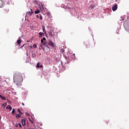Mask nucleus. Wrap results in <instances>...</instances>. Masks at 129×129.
I'll use <instances>...</instances> for the list:
<instances>
[{"label":"nucleus","instance_id":"1","mask_svg":"<svg viewBox=\"0 0 129 129\" xmlns=\"http://www.w3.org/2000/svg\"><path fill=\"white\" fill-rule=\"evenodd\" d=\"M30 11H31V12H27V15L29 16V17H31V16H32V15H33V14L34 13V12L33 11V10L32 9H30Z\"/></svg>","mask_w":129,"mask_h":129},{"label":"nucleus","instance_id":"2","mask_svg":"<svg viewBox=\"0 0 129 129\" xmlns=\"http://www.w3.org/2000/svg\"><path fill=\"white\" fill-rule=\"evenodd\" d=\"M112 10L113 12H115V11L117 10V4H115V5H114L112 8Z\"/></svg>","mask_w":129,"mask_h":129},{"label":"nucleus","instance_id":"3","mask_svg":"<svg viewBox=\"0 0 129 129\" xmlns=\"http://www.w3.org/2000/svg\"><path fill=\"white\" fill-rule=\"evenodd\" d=\"M48 45H49V46H51L52 47V48H54V47H55V44H54L53 43V42H52L51 41H48Z\"/></svg>","mask_w":129,"mask_h":129},{"label":"nucleus","instance_id":"4","mask_svg":"<svg viewBox=\"0 0 129 129\" xmlns=\"http://www.w3.org/2000/svg\"><path fill=\"white\" fill-rule=\"evenodd\" d=\"M44 35H45L44 33L40 32L39 33V38H42V37L44 36Z\"/></svg>","mask_w":129,"mask_h":129},{"label":"nucleus","instance_id":"5","mask_svg":"<svg viewBox=\"0 0 129 129\" xmlns=\"http://www.w3.org/2000/svg\"><path fill=\"white\" fill-rule=\"evenodd\" d=\"M42 31L44 34H45V36H47V32H46V29L45 28V26L42 27Z\"/></svg>","mask_w":129,"mask_h":129},{"label":"nucleus","instance_id":"6","mask_svg":"<svg viewBox=\"0 0 129 129\" xmlns=\"http://www.w3.org/2000/svg\"><path fill=\"white\" fill-rule=\"evenodd\" d=\"M42 44H43V45H44L45 46L47 50H48V49L49 50V48L48 47V45H47V43H46V42L44 41Z\"/></svg>","mask_w":129,"mask_h":129},{"label":"nucleus","instance_id":"7","mask_svg":"<svg viewBox=\"0 0 129 129\" xmlns=\"http://www.w3.org/2000/svg\"><path fill=\"white\" fill-rule=\"evenodd\" d=\"M4 14H8L9 13V9H5L3 10Z\"/></svg>","mask_w":129,"mask_h":129},{"label":"nucleus","instance_id":"8","mask_svg":"<svg viewBox=\"0 0 129 129\" xmlns=\"http://www.w3.org/2000/svg\"><path fill=\"white\" fill-rule=\"evenodd\" d=\"M22 125H26V120L23 119L21 121Z\"/></svg>","mask_w":129,"mask_h":129},{"label":"nucleus","instance_id":"9","mask_svg":"<svg viewBox=\"0 0 129 129\" xmlns=\"http://www.w3.org/2000/svg\"><path fill=\"white\" fill-rule=\"evenodd\" d=\"M48 35L50 36V37H54V34H53V33H52L51 31L48 32Z\"/></svg>","mask_w":129,"mask_h":129},{"label":"nucleus","instance_id":"10","mask_svg":"<svg viewBox=\"0 0 129 129\" xmlns=\"http://www.w3.org/2000/svg\"><path fill=\"white\" fill-rule=\"evenodd\" d=\"M37 67L38 68H43V65L40 66V63L38 62L37 64Z\"/></svg>","mask_w":129,"mask_h":129},{"label":"nucleus","instance_id":"11","mask_svg":"<svg viewBox=\"0 0 129 129\" xmlns=\"http://www.w3.org/2000/svg\"><path fill=\"white\" fill-rule=\"evenodd\" d=\"M94 8H95V5H91V6L90 7V10H93V9H94Z\"/></svg>","mask_w":129,"mask_h":129},{"label":"nucleus","instance_id":"12","mask_svg":"<svg viewBox=\"0 0 129 129\" xmlns=\"http://www.w3.org/2000/svg\"><path fill=\"white\" fill-rule=\"evenodd\" d=\"M6 108L8 109H10V110H12V106H11V105H8L7 106Z\"/></svg>","mask_w":129,"mask_h":129},{"label":"nucleus","instance_id":"13","mask_svg":"<svg viewBox=\"0 0 129 129\" xmlns=\"http://www.w3.org/2000/svg\"><path fill=\"white\" fill-rule=\"evenodd\" d=\"M17 43L18 45H21V43H22V40L21 39H19L17 40Z\"/></svg>","mask_w":129,"mask_h":129},{"label":"nucleus","instance_id":"14","mask_svg":"<svg viewBox=\"0 0 129 129\" xmlns=\"http://www.w3.org/2000/svg\"><path fill=\"white\" fill-rule=\"evenodd\" d=\"M22 81H23V79H22V78H19V80L17 81V82L18 83H21V82H22Z\"/></svg>","mask_w":129,"mask_h":129},{"label":"nucleus","instance_id":"15","mask_svg":"<svg viewBox=\"0 0 129 129\" xmlns=\"http://www.w3.org/2000/svg\"><path fill=\"white\" fill-rule=\"evenodd\" d=\"M0 98H1L2 100H6V97H3L2 95H0Z\"/></svg>","mask_w":129,"mask_h":129},{"label":"nucleus","instance_id":"16","mask_svg":"<svg viewBox=\"0 0 129 129\" xmlns=\"http://www.w3.org/2000/svg\"><path fill=\"white\" fill-rule=\"evenodd\" d=\"M3 7H4L3 1H2V0H0V8H3Z\"/></svg>","mask_w":129,"mask_h":129},{"label":"nucleus","instance_id":"17","mask_svg":"<svg viewBox=\"0 0 129 129\" xmlns=\"http://www.w3.org/2000/svg\"><path fill=\"white\" fill-rule=\"evenodd\" d=\"M39 13H40V11H39V10H37V11H35V15H37V14H39Z\"/></svg>","mask_w":129,"mask_h":129},{"label":"nucleus","instance_id":"18","mask_svg":"<svg viewBox=\"0 0 129 129\" xmlns=\"http://www.w3.org/2000/svg\"><path fill=\"white\" fill-rule=\"evenodd\" d=\"M2 106H3L4 108L6 107L7 106V103L2 104Z\"/></svg>","mask_w":129,"mask_h":129},{"label":"nucleus","instance_id":"19","mask_svg":"<svg viewBox=\"0 0 129 129\" xmlns=\"http://www.w3.org/2000/svg\"><path fill=\"white\" fill-rule=\"evenodd\" d=\"M60 52H61V53H64V52H65V49L61 48L60 49Z\"/></svg>","mask_w":129,"mask_h":129},{"label":"nucleus","instance_id":"20","mask_svg":"<svg viewBox=\"0 0 129 129\" xmlns=\"http://www.w3.org/2000/svg\"><path fill=\"white\" fill-rule=\"evenodd\" d=\"M18 112H19V113H20V114H23V113L22 112H21V110L20 109H18Z\"/></svg>","mask_w":129,"mask_h":129},{"label":"nucleus","instance_id":"21","mask_svg":"<svg viewBox=\"0 0 129 129\" xmlns=\"http://www.w3.org/2000/svg\"><path fill=\"white\" fill-rule=\"evenodd\" d=\"M15 112H16V110H15V109H13V110L12 111V114H14Z\"/></svg>","mask_w":129,"mask_h":129},{"label":"nucleus","instance_id":"22","mask_svg":"<svg viewBox=\"0 0 129 129\" xmlns=\"http://www.w3.org/2000/svg\"><path fill=\"white\" fill-rule=\"evenodd\" d=\"M41 49H43L44 51H45V48H43L42 47V45H40V47H39V50H41Z\"/></svg>","mask_w":129,"mask_h":129},{"label":"nucleus","instance_id":"23","mask_svg":"<svg viewBox=\"0 0 129 129\" xmlns=\"http://www.w3.org/2000/svg\"><path fill=\"white\" fill-rule=\"evenodd\" d=\"M16 117L18 118V117H21V115L20 114L16 115Z\"/></svg>","mask_w":129,"mask_h":129},{"label":"nucleus","instance_id":"24","mask_svg":"<svg viewBox=\"0 0 129 129\" xmlns=\"http://www.w3.org/2000/svg\"><path fill=\"white\" fill-rule=\"evenodd\" d=\"M33 47L35 49H37V44H34Z\"/></svg>","mask_w":129,"mask_h":129},{"label":"nucleus","instance_id":"25","mask_svg":"<svg viewBox=\"0 0 129 129\" xmlns=\"http://www.w3.org/2000/svg\"><path fill=\"white\" fill-rule=\"evenodd\" d=\"M39 18H40V20H43V17H42L41 15H39Z\"/></svg>","mask_w":129,"mask_h":129},{"label":"nucleus","instance_id":"26","mask_svg":"<svg viewBox=\"0 0 129 129\" xmlns=\"http://www.w3.org/2000/svg\"><path fill=\"white\" fill-rule=\"evenodd\" d=\"M64 58L67 60L68 59H69V56H64Z\"/></svg>","mask_w":129,"mask_h":129},{"label":"nucleus","instance_id":"27","mask_svg":"<svg viewBox=\"0 0 129 129\" xmlns=\"http://www.w3.org/2000/svg\"><path fill=\"white\" fill-rule=\"evenodd\" d=\"M36 17L38 19H39V18H40V14L37 15Z\"/></svg>","mask_w":129,"mask_h":129},{"label":"nucleus","instance_id":"28","mask_svg":"<svg viewBox=\"0 0 129 129\" xmlns=\"http://www.w3.org/2000/svg\"><path fill=\"white\" fill-rule=\"evenodd\" d=\"M41 42L42 44H43L45 41H44V40H43V39H41Z\"/></svg>","mask_w":129,"mask_h":129},{"label":"nucleus","instance_id":"29","mask_svg":"<svg viewBox=\"0 0 129 129\" xmlns=\"http://www.w3.org/2000/svg\"><path fill=\"white\" fill-rule=\"evenodd\" d=\"M18 125H19L20 127H22V124L21 123H19Z\"/></svg>","mask_w":129,"mask_h":129},{"label":"nucleus","instance_id":"30","mask_svg":"<svg viewBox=\"0 0 129 129\" xmlns=\"http://www.w3.org/2000/svg\"><path fill=\"white\" fill-rule=\"evenodd\" d=\"M42 40H43V41H46V38L44 37V38L42 39Z\"/></svg>","mask_w":129,"mask_h":129},{"label":"nucleus","instance_id":"31","mask_svg":"<svg viewBox=\"0 0 129 129\" xmlns=\"http://www.w3.org/2000/svg\"><path fill=\"white\" fill-rule=\"evenodd\" d=\"M86 48H89V45H86Z\"/></svg>","mask_w":129,"mask_h":129},{"label":"nucleus","instance_id":"32","mask_svg":"<svg viewBox=\"0 0 129 129\" xmlns=\"http://www.w3.org/2000/svg\"><path fill=\"white\" fill-rule=\"evenodd\" d=\"M18 126H19V124L16 125V127H18Z\"/></svg>","mask_w":129,"mask_h":129},{"label":"nucleus","instance_id":"33","mask_svg":"<svg viewBox=\"0 0 129 129\" xmlns=\"http://www.w3.org/2000/svg\"><path fill=\"white\" fill-rule=\"evenodd\" d=\"M31 122L32 123H33V120H31Z\"/></svg>","mask_w":129,"mask_h":129},{"label":"nucleus","instance_id":"34","mask_svg":"<svg viewBox=\"0 0 129 129\" xmlns=\"http://www.w3.org/2000/svg\"><path fill=\"white\" fill-rule=\"evenodd\" d=\"M22 105H23V106L25 105V104H24V103H22Z\"/></svg>","mask_w":129,"mask_h":129},{"label":"nucleus","instance_id":"35","mask_svg":"<svg viewBox=\"0 0 129 129\" xmlns=\"http://www.w3.org/2000/svg\"><path fill=\"white\" fill-rule=\"evenodd\" d=\"M73 55L75 56V54H74V53L73 54Z\"/></svg>","mask_w":129,"mask_h":129},{"label":"nucleus","instance_id":"36","mask_svg":"<svg viewBox=\"0 0 129 129\" xmlns=\"http://www.w3.org/2000/svg\"><path fill=\"white\" fill-rule=\"evenodd\" d=\"M24 46H25V44H23V47H24Z\"/></svg>","mask_w":129,"mask_h":129},{"label":"nucleus","instance_id":"37","mask_svg":"<svg viewBox=\"0 0 129 129\" xmlns=\"http://www.w3.org/2000/svg\"><path fill=\"white\" fill-rule=\"evenodd\" d=\"M1 119H2V118H1V117H0V120H1Z\"/></svg>","mask_w":129,"mask_h":129}]
</instances>
